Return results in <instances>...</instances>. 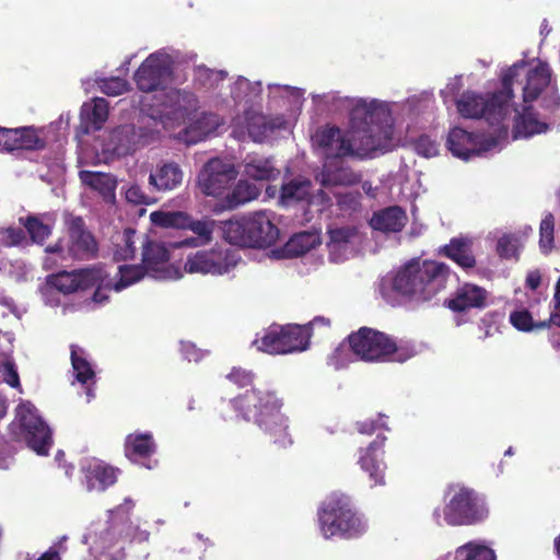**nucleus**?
Masks as SVG:
<instances>
[{"instance_id": "1", "label": "nucleus", "mask_w": 560, "mask_h": 560, "mask_svg": "<svg viewBox=\"0 0 560 560\" xmlns=\"http://www.w3.org/2000/svg\"><path fill=\"white\" fill-rule=\"evenodd\" d=\"M389 114L373 103L358 102L350 112L349 130L325 126L313 136L314 142L324 150L327 161L343 158L364 159L376 151H387L393 138Z\"/></svg>"}, {"instance_id": "2", "label": "nucleus", "mask_w": 560, "mask_h": 560, "mask_svg": "<svg viewBox=\"0 0 560 560\" xmlns=\"http://www.w3.org/2000/svg\"><path fill=\"white\" fill-rule=\"evenodd\" d=\"M451 273L443 261L412 258L396 271L392 289L410 302L427 303L446 289Z\"/></svg>"}, {"instance_id": "3", "label": "nucleus", "mask_w": 560, "mask_h": 560, "mask_svg": "<svg viewBox=\"0 0 560 560\" xmlns=\"http://www.w3.org/2000/svg\"><path fill=\"white\" fill-rule=\"evenodd\" d=\"M347 341L353 354L364 362L404 363L416 354L408 342L398 343L389 335L365 326L351 332Z\"/></svg>"}, {"instance_id": "4", "label": "nucleus", "mask_w": 560, "mask_h": 560, "mask_svg": "<svg viewBox=\"0 0 560 560\" xmlns=\"http://www.w3.org/2000/svg\"><path fill=\"white\" fill-rule=\"evenodd\" d=\"M222 237L230 244L267 248L276 244L280 231L273 223L271 212L256 211L238 219L221 222Z\"/></svg>"}, {"instance_id": "5", "label": "nucleus", "mask_w": 560, "mask_h": 560, "mask_svg": "<svg viewBox=\"0 0 560 560\" xmlns=\"http://www.w3.org/2000/svg\"><path fill=\"white\" fill-rule=\"evenodd\" d=\"M524 63H514L502 77V91L486 98L481 94L466 91L456 101V107L464 118H485L491 125L499 124L506 114L508 103L513 97V79L520 75Z\"/></svg>"}, {"instance_id": "6", "label": "nucleus", "mask_w": 560, "mask_h": 560, "mask_svg": "<svg viewBox=\"0 0 560 560\" xmlns=\"http://www.w3.org/2000/svg\"><path fill=\"white\" fill-rule=\"evenodd\" d=\"M318 518L322 533L326 538L334 536L351 538L362 532L361 520L346 495H330L324 503Z\"/></svg>"}, {"instance_id": "7", "label": "nucleus", "mask_w": 560, "mask_h": 560, "mask_svg": "<svg viewBox=\"0 0 560 560\" xmlns=\"http://www.w3.org/2000/svg\"><path fill=\"white\" fill-rule=\"evenodd\" d=\"M310 339V325L273 324L269 326L261 338L255 339L254 345L258 350L270 354H285L306 350Z\"/></svg>"}, {"instance_id": "8", "label": "nucleus", "mask_w": 560, "mask_h": 560, "mask_svg": "<svg viewBox=\"0 0 560 560\" xmlns=\"http://www.w3.org/2000/svg\"><path fill=\"white\" fill-rule=\"evenodd\" d=\"M450 493L452 497L443 510L444 520L448 525H475L487 518L488 509L475 490L451 486Z\"/></svg>"}, {"instance_id": "9", "label": "nucleus", "mask_w": 560, "mask_h": 560, "mask_svg": "<svg viewBox=\"0 0 560 560\" xmlns=\"http://www.w3.org/2000/svg\"><path fill=\"white\" fill-rule=\"evenodd\" d=\"M19 422L26 444L39 455L48 454L52 444L51 430L30 401L21 402L16 408Z\"/></svg>"}, {"instance_id": "10", "label": "nucleus", "mask_w": 560, "mask_h": 560, "mask_svg": "<svg viewBox=\"0 0 560 560\" xmlns=\"http://www.w3.org/2000/svg\"><path fill=\"white\" fill-rule=\"evenodd\" d=\"M233 409L246 421H254L257 425L266 419L282 402L273 392L253 388L230 400Z\"/></svg>"}, {"instance_id": "11", "label": "nucleus", "mask_w": 560, "mask_h": 560, "mask_svg": "<svg viewBox=\"0 0 560 560\" xmlns=\"http://www.w3.org/2000/svg\"><path fill=\"white\" fill-rule=\"evenodd\" d=\"M235 166L219 158L210 159L197 177L200 191L206 196L221 197L237 177Z\"/></svg>"}, {"instance_id": "12", "label": "nucleus", "mask_w": 560, "mask_h": 560, "mask_svg": "<svg viewBox=\"0 0 560 560\" xmlns=\"http://www.w3.org/2000/svg\"><path fill=\"white\" fill-rule=\"evenodd\" d=\"M172 75L171 62L167 56L150 54L135 72L137 88L144 93L164 90Z\"/></svg>"}, {"instance_id": "13", "label": "nucleus", "mask_w": 560, "mask_h": 560, "mask_svg": "<svg viewBox=\"0 0 560 560\" xmlns=\"http://www.w3.org/2000/svg\"><path fill=\"white\" fill-rule=\"evenodd\" d=\"M67 257L84 261L95 259L98 255V242L86 228L82 217H71L67 221Z\"/></svg>"}, {"instance_id": "14", "label": "nucleus", "mask_w": 560, "mask_h": 560, "mask_svg": "<svg viewBox=\"0 0 560 560\" xmlns=\"http://www.w3.org/2000/svg\"><path fill=\"white\" fill-rule=\"evenodd\" d=\"M107 275L101 267H90L73 271H60L48 277V283L65 294L84 291L105 281Z\"/></svg>"}, {"instance_id": "15", "label": "nucleus", "mask_w": 560, "mask_h": 560, "mask_svg": "<svg viewBox=\"0 0 560 560\" xmlns=\"http://www.w3.org/2000/svg\"><path fill=\"white\" fill-rule=\"evenodd\" d=\"M489 292L472 282L460 283L446 299L443 306L454 314H466L471 310H483L488 306Z\"/></svg>"}, {"instance_id": "16", "label": "nucleus", "mask_w": 560, "mask_h": 560, "mask_svg": "<svg viewBox=\"0 0 560 560\" xmlns=\"http://www.w3.org/2000/svg\"><path fill=\"white\" fill-rule=\"evenodd\" d=\"M386 436L382 433L366 446L359 450L358 464L368 474L372 486L385 485L386 464L384 463V446Z\"/></svg>"}, {"instance_id": "17", "label": "nucleus", "mask_w": 560, "mask_h": 560, "mask_svg": "<svg viewBox=\"0 0 560 560\" xmlns=\"http://www.w3.org/2000/svg\"><path fill=\"white\" fill-rule=\"evenodd\" d=\"M517 63H524V69L521 70L518 77L513 79V85L515 83L521 85L524 102H533L537 100L542 91L550 84L551 70L548 63L542 61H538V63L530 69H527L525 61H518Z\"/></svg>"}, {"instance_id": "18", "label": "nucleus", "mask_w": 560, "mask_h": 560, "mask_svg": "<svg viewBox=\"0 0 560 560\" xmlns=\"http://www.w3.org/2000/svg\"><path fill=\"white\" fill-rule=\"evenodd\" d=\"M232 262L226 252L221 249L199 250L188 257L185 268L189 272L223 275Z\"/></svg>"}, {"instance_id": "19", "label": "nucleus", "mask_w": 560, "mask_h": 560, "mask_svg": "<svg viewBox=\"0 0 560 560\" xmlns=\"http://www.w3.org/2000/svg\"><path fill=\"white\" fill-rule=\"evenodd\" d=\"M270 442L278 450H285L293 444V440L289 432L288 418L281 412V408L272 410L266 419L260 420L258 425Z\"/></svg>"}, {"instance_id": "20", "label": "nucleus", "mask_w": 560, "mask_h": 560, "mask_svg": "<svg viewBox=\"0 0 560 560\" xmlns=\"http://www.w3.org/2000/svg\"><path fill=\"white\" fill-rule=\"evenodd\" d=\"M89 491H105L117 481L119 469L101 460L89 462L82 467Z\"/></svg>"}, {"instance_id": "21", "label": "nucleus", "mask_w": 560, "mask_h": 560, "mask_svg": "<svg viewBox=\"0 0 560 560\" xmlns=\"http://www.w3.org/2000/svg\"><path fill=\"white\" fill-rule=\"evenodd\" d=\"M439 254L453 260L462 269L468 271L477 265L472 253V240L465 236L453 237L450 243L439 249Z\"/></svg>"}, {"instance_id": "22", "label": "nucleus", "mask_w": 560, "mask_h": 560, "mask_svg": "<svg viewBox=\"0 0 560 560\" xmlns=\"http://www.w3.org/2000/svg\"><path fill=\"white\" fill-rule=\"evenodd\" d=\"M361 179V174L354 172L350 166L343 165L341 160H330L323 167L320 184L324 187L353 186Z\"/></svg>"}, {"instance_id": "23", "label": "nucleus", "mask_w": 560, "mask_h": 560, "mask_svg": "<svg viewBox=\"0 0 560 560\" xmlns=\"http://www.w3.org/2000/svg\"><path fill=\"white\" fill-rule=\"evenodd\" d=\"M184 179V172L176 162L156 165L149 176V185L156 191H171L178 188Z\"/></svg>"}, {"instance_id": "24", "label": "nucleus", "mask_w": 560, "mask_h": 560, "mask_svg": "<svg viewBox=\"0 0 560 560\" xmlns=\"http://www.w3.org/2000/svg\"><path fill=\"white\" fill-rule=\"evenodd\" d=\"M407 221L406 211L399 206H392L375 212L370 225L384 233H397L405 228Z\"/></svg>"}, {"instance_id": "25", "label": "nucleus", "mask_w": 560, "mask_h": 560, "mask_svg": "<svg viewBox=\"0 0 560 560\" xmlns=\"http://www.w3.org/2000/svg\"><path fill=\"white\" fill-rule=\"evenodd\" d=\"M446 145L453 155L465 160L479 152L478 136L459 127L450 130Z\"/></svg>"}, {"instance_id": "26", "label": "nucleus", "mask_w": 560, "mask_h": 560, "mask_svg": "<svg viewBox=\"0 0 560 560\" xmlns=\"http://www.w3.org/2000/svg\"><path fill=\"white\" fill-rule=\"evenodd\" d=\"M260 195V189L247 180H240L235 187L229 192L215 210H233L237 207L255 200Z\"/></svg>"}, {"instance_id": "27", "label": "nucleus", "mask_w": 560, "mask_h": 560, "mask_svg": "<svg viewBox=\"0 0 560 560\" xmlns=\"http://www.w3.org/2000/svg\"><path fill=\"white\" fill-rule=\"evenodd\" d=\"M156 445L152 433H131L125 441V455L130 460L148 458L155 453Z\"/></svg>"}, {"instance_id": "28", "label": "nucleus", "mask_w": 560, "mask_h": 560, "mask_svg": "<svg viewBox=\"0 0 560 560\" xmlns=\"http://www.w3.org/2000/svg\"><path fill=\"white\" fill-rule=\"evenodd\" d=\"M80 177L83 184L96 190L106 201L115 200L117 179L106 173L82 171Z\"/></svg>"}, {"instance_id": "29", "label": "nucleus", "mask_w": 560, "mask_h": 560, "mask_svg": "<svg viewBox=\"0 0 560 560\" xmlns=\"http://www.w3.org/2000/svg\"><path fill=\"white\" fill-rule=\"evenodd\" d=\"M320 244L318 234L313 232H300L290 237L282 247V257L292 258L303 256Z\"/></svg>"}, {"instance_id": "30", "label": "nucleus", "mask_w": 560, "mask_h": 560, "mask_svg": "<svg viewBox=\"0 0 560 560\" xmlns=\"http://www.w3.org/2000/svg\"><path fill=\"white\" fill-rule=\"evenodd\" d=\"M136 236L137 231L131 228H127L122 232L113 235V259L115 261H126L135 258L137 252Z\"/></svg>"}, {"instance_id": "31", "label": "nucleus", "mask_w": 560, "mask_h": 560, "mask_svg": "<svg viewBox=\"0 0 560 560\" xmlns=\"http://www.w3.org/2000/svg\"><path fill=\"white\" fill-rule=\"evenodd\" d=\"M81 118L86 121L85 133H89L90 129H102L108 118V102L103 97L94 98L91 107L83 106Z\"/></svg>"}, {"instance_id": "32", "label": "nucleus", "mask_w": 560, "mask_h": 560, "mask_svg": "<svg viewBox=\"0 0 560 560\" xmlns=\"http://www.w3.org/2000/svg\"><path fill=\"white\" fill-rule=\"evenodd\" d=\"M151 222L163 229L186 230L190 223V214L185 211H153L150 214Z\"/></svg>"}, {"instance_id": "33", "label": "nucleus", "mask_w": 560, "mask_h": 560, "mask_svg": "<svg viewBox=\"0 0 560 560\" xmlns=\"http://www.w3.org/2000/svg\"><path fill=\"white\" fill-rule=\"evenodd\" d=\"M19 222L24 226L32 243L37 245H43L51 235L52 228L49 224L44 223L38 215L30 214L25 218L21 217Z\"/></svg>"}, {"instance_id": "34", "label": "nucleus", "mask_w": 560, "mask_h": 560, "mask_svg": "<svg viewBox=\"0 0 560 560\" xmlns=\"http://www.w3.org/2000/svg\"><path fill=\"white\" fill-rule=\"evenodd\" d=\"M244 174L255 180H270L279 171L275 168L269 159L254 158L245 162Z\"/></svg>"}, {"instance_id": "35", "label": "nucleus", "mask_w": 560, "mask_h": 560, "mask_svg": "<svg viewBox=\"0 0 560 560\" xmlns=\"http://www.w3.org/2000/svg\"><path fill=\"white\" fill-rule=\"evenodd\" d=\"M142 247V262L147 269L158 270L170 258L167 248L161 243L147 241Z\"/></svg>"}, {"instance_id": "36", "label": "nucleus", "mask_w": 560, "mask_h": 560, "mask_svg": "<svg viewBox=\"0 0 560 560\" xmlns=\"http://www.w3.org/2000/svg\"><path fill=\"white\" fill-rule=\"evenodd\" d=\"M276 125L271 119H268L261 114H252L246 118V128L249 137L256 141L261 142L269 133L276 129Z\"/></svg>"}, {"instance_id": "37", "label": "nucleus", "mask_w": 560, "mask_h": 560, "mask_svg": "<svg viewBox=\"0 0 560 560\" xmlns=\"http://www.w3.org/2000/svg\"><path fill=\"white\" fill-rule=\"evenodd\" d=\"M509 319L511 325L518 331L529 332L549 328V322H546V319L535 322L530 312L525 308L513 311Z\"/></svg>"}, {"instance_id": "38", "label": "nucleus", "mask_w": 560, "mask_h": 560, "mask_svg": "<svg viewBox=\"0 0 560 560\" xmlns=\"http://www.w3.org/2000/svg\"><path fill=\"white\" fill-rule=\"evenodd\" d=\"M46 147L40 131L34 127L18 128V150L38 151Z\"/></svg>"}, {"instance_id": "39", "label": "nucleus", "mask_w": 560, "mask_h": 560, "mask_svg": "<svg viewBox=\"0 0 560 560\" xmlns=\"http://www.w3.org/2000/svg\"><path fill=\"white\" fill-rule=\"evenodd\" d=\"M311 182L305 180H291L281 187L280 199L284 203L292 201H302L310 196Z\"/></svg>"}, {"instance_id": "40", "label": "nucleus", "mask_w": 560, "mask_h": 560, "mask_svg": "<svg viewBox=\"0 0 560 560\" xmlns=\"http://www.w3.org/2000/svg\"><path fill=\"white\" fill-rule=\"evenodd\" d=\"M548 128L546 122L537 120L532 114H525L521 116V120L515 122L514 137H532L546 132Z\"/></svg>"}, {"instance_id": "41", "label": "nucleus", "mask_w": 560, "mask_h": 560, "mask_svg": "<svg viewBox=\"0 0 560 560\" xmlns=\"http://www.w3.org/2000/svg\"><path fill=\"white\" fill-rule=\"evenodd\" d=\"M456 560H495L494 551L482 545L468 542L456 550Z\"/></svg>"}, {"instance_id": "42", "label": "nucleus", "mask_w": 560, "mask_h": 560, "mask_svg": "<svg viewBox=\"0 0 560 560\" xmlns=\"http://www.w3.org/2000/svg\"><path fill=\"white\" fill-rule=\"evenodd\" d=\"M118 271L120 278L113 284L115 291H121L122 289L141 280L144 276V269L139 265H121L119 266Z\"/></svg>"}, {"instance_id": "43", "label": "nucleus", "mask_w": 560, "mask_h": 560, "mask_svg": "<svg viewBox=\"0 0 560 560\" xmlns=\"http://www.w3.org/2000/svg\"><path fill=\"white\" fill-rule=\"evenodd\" d=\"M226 77L225 71H214L206 66H197L194 70V80L196 84L203 88H213L218 82Z\"/></svg>"}, {"instance_id": "44", "label": "nucleus", "mask_w": 560, "mask_h": 560, "mask_svg": "<svg viewBox=\"0 0 560 560\" xmlns=\"http://www.w3.org/2000/svg\"><path fill=\"white\" fill-rule=\"evenodd\" d=\"M71 363L78 382L86 384L94 378L95 373L90 362L78 354L74 346L71 347Z\"/></svg>"}, {"instance_id": "45", "label": "nucleus", "mask_w": 560, "mask_h": 560, "mask_svg": "<svg viewBox=\"0 0 560 560\" xmlns=\"http://www.w3.org/2000/svg\"><path fill=\"white\" fill-rule=\"evenodd\" d=\"M555 218L551 213L545 215L539 228V247L544 254H548L553 247Z\"/></svg>"}, {"instance_id": "46", "label": "nucleus", "mask_w": 560, "mask_h": 560, "mask_svg": "<svg viewBox=\"0 0 560 560\" xmlns=\"http://www.w3.org/2000/svg\"><path fill=\"white\" fill-rule=\"evenodd\" d=\"M215 228V221L209 218L202 220H194L190 215V223L186 230H190L192 233L198 235L202 240L203 244L211 242L212 233Z\"/></svg>"}, {"instance_id": "47", "label": "nucleus", "mask_w": 560, "mask_h": 560, "mask_svg": "<svg viewBox=\"0 0 560 560\" xmlns=\"http://www.w3.org/2000/svg\"><path fill=\"white\" fill-rule=\"evenodd\" d=\"M0 235L5 246H20L27 242L25 231L21 228H2L0 229Z\"/></svg>"}, {"instance_id": "48", "label": "nucleus", "mask_w": 560, "mask_h": 560, "mask_svg": "<svg viewBox=\"0 0 560 560\" xmlns=\"http://www.w3.org/2000/svg\"><path fill=\"white\" fill-rule=\"evenodd\" d=\"M415 151L424 158H432L439 153V144L427 135L420 136L413 142Z\"/></svg>"}, {"instance_id": "49", "label": "nucleus", "mask_w": 560, "mask_h": 560, "mask_svg": "<svg viewBox=\"0 0 560 560\" xmlns=\"http://www.w3.org/2000/svg\"><path fill=\"white\" fill-rule=\"evenodd\" d=\"M329 243L335 245L348 244L355 235L357 229L353 226H341L329 229L328 232Z\"/></svg>"}, {"instance_id": "50", "label": "nucleus", "mask_w": 560, "mask_h": 560, "mask_svg": "<svg viewBox=\"0 0 560 560\" xmlns=\"http://www.w3.org/2000/svg\"><path fill=\"white\" fill-rule=\"evenodd\" d=\"M497 252L501 258H517V238L511 235H503L498 241Z\"/></svg>"}, {"instance_id": "51", "label": "nucleus", "mask_w": 560, "mask_h": 560, "mask_svg": "<svg viewBox=\"0 0 560 560\" xmlns=\"http://www.w3.org/2000/svg\"><path fill=\"white\" fill-rule=\"evenodd\" d=\"M18 150V128L0 126V151L12 152Z\"/></svg>"}, {"instance_id": "52", "label": "nucleus", "mask_w": 560, "mask_h": 560, "mask_svg": "<svg viewBox=\"0 0 560 560\" xmlns=\"http://www.w3.org/2000/svg\"><path fill=\"white\" fill-rule=\"evenodd\" d=\"M100 86L103 93L117 96L128 90V82L125 79L116 77L103 80Z\"/></svg>"}, {"instance_id": "53", "label": "nucleus", "mask_w": 560, "mask_h": 560, "mask_svg": "<svg viewBox=\"0 0 560 560\" xmlns=\"http://www.w3.org/2000/svg\"><path fill=\"white\" fill-rule=\"evenodd\" d=\"M126 200L132 205H150L154 199L147 195L141 186L133 184L125 192Z\"/></svg>"}, {"instance_id": "54", "label": "nucleus", "mask_w": 560, "mask_h": 560, "mask_svg": "<svg viewBox=\"0 0 560 560\" xmlns=\"http://www.w3.org/2000/svg\"><path fill=\"white\" fill-rule=\"evenodd\" d=\"M226 377L238 387H246L252 385L254 376L242 368H233Z\"/></svg>"}, {"instance_id": "55", "label": "nucleus", "mask_w": 560, "mask_h": 560, "mask_svg": "<svg viewBox=\"0 0 560 560\" xmlns=\"http://www.w3.org/2000/svg\"><path fill=\"white\" fill-rule=\"evenodd\" d=\"M3 381L13 388H20V376L14 362L5 361L2 365Z\"/></svg>"}, {"instance_id": "56", "label": "nucleus", "mask_w": 560, "mask_h": 560, "mask_svg": "<svg viewBox=\"0 0 560 560\" xmlns=\"http://www.w3.org/2000/svg\"><path fill=\"white\" fill-rule=\"evenodd\" d=\"M383 427V424L378 423L376 420H364L358 421L355 423V429L359 433L364 435H372L376 432L378 428Z\"/></svg>"}, {"instance_id": "57", "label": "nucleus", "mask_w": 560, "mask_h": 560, "mask_svg": "<svg viewBox=\"0 0 560 560\" xmlns=\"http://www.w3.org/2000/svg\"><path fill=\"white\" fill-rule=\"evenodd\" d=\"M104 281L95 284L96 290L93 293L92 301L96 304H104L109 300L108 291L114 289L113 285L106 284L103 287Z\"/></svg>"}, {"instance_id": "58", "label": "nucleus", "mask_w": 560, "mask_h": 560, "mask_svg": "<svg viewBox=\"0 0 560 560\" xmlns=\"http://www.w3.org/2000/svg\"><path fill=\"white\" fill-rule=\"evenodd\" d=\"M553 311L550 313V316L546 322H549V326L551 324L556 325L560 328V292L558 294H553Z\"/></svg>"}, {"instance_id": "59", "label": "nucleus", "mask_w": 560, "mask_h": 560, "mask_svg": "<svg viewBox=\"0 0 560 560\" xmlns=\"http://www.w3.org/2000/svg\"><path fill=\"white\" fill-rule=\"evenodd\" d=\"M541 283V275L539 270L529 271L525 279L526 288L530 290H537Z\"/></svg>"}, {"instance_id": "60", "label": "nucleus", "mask_w": 560, "mask_h": 560, "mask_svg": "<svg viewBox=\"0 0 560 560\" xmlns=\"http://www.w3.org/2000/svg\"><path fill=\"white\" fill-rule=\"evenodd\" d=\"M45 252L48 254H55L60 258H65L67 256V248L65 249L61 241H58L54 245L47 246L45 248Z\"/></svg>"}, {"instance_id": "61", "label": "nucleus", "mask_w": 560, "mask_h": 560, "mask_svg": "<svg viewBox=\"0 0 560 560\" xmlns=\"http://www.w3.org/2000/svg\"><path fill=\"white\" fill-rule=\"evenodd\" d=\"M36 560H61V558L59 552L54 547H50Z\"/></svg>"}, {"instance_id": "62", "label": "nucleus", "mask_w": 560, "mask_h": 560, "mask_svg": "<svg viewBox=\"0 0 560 560\" xmlns=\"http://www.w3.org/2000/svg\"><path fill=\"white\" fill-rule=\"evenodd\" d=\"M307 325L311 326V331L313 330V326L315 325H322L324 327L330 326V320L328 318H325L323 316L315 317L312 322H310Z\"/></svg>"}, {"instance_id": "63", "label": "nucleus", "mask_w": 560, "mask_h": 560, "mask_svg": "<svg viewBox=\"0 0 560 560\" xmlns=\"http://www.w3.org/2000/svg\"><path fill=\"white\" fill-rule=\"evenodd\" d=\"M549 341L555 349L560 348V328L550 335Z\"/></svg>"}, {"instance_id": "64", "label": "nucleus", "mask_w": 560, "mask_h": 560, "mask_svg": "<svg viewBox=\"0 0 560 560\" xmlns=\"http://www.w3.org/2000/svg\"><path fill=\"white\" fill-rule=\"evenodd\" d=\"M7 401L5 399L0 395V419H2L7 415Z\"/></svg>"}]
</instances>
